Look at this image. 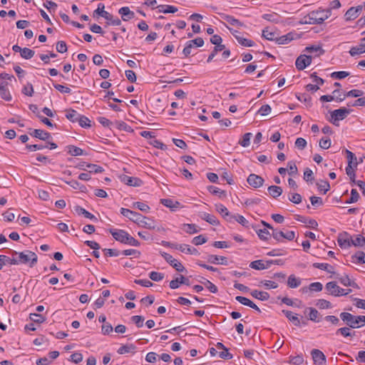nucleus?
I'll list each match as a JSON object with an SVG mask.
<instances>
[{"instance_id": "nucleus-1", "label": "nucleus", "mask_w": 365, "mask_h": 365, "mask_svg": "<svg viewBox=\"0 0 365 365\" xmlns=\"http://www.w3.org/2000/svg\"><path fill=\"white\" fill-rule=\"evenodd\" d=\"M109 232L115 240L120 242L121 243L135 247L140 245V242L137 240L130 236L127 232H125L123 230L110 229Z\"/></svg>"}, {"instance_id": "nucleus-2", "label": "nucleus", "mask_w": 365, "mask_h": 365, "mask_svg": "<svg viewBox=\"0 0 365 365\" xmlns=\"http://www.w3.org/2000/svg\"><path fill=\"white\" fill-rule=\"evenodd\" d=\"M14 254L19 255L20 263L26 264L30 262V267H33L38 260L37 255L35 252L30 250H26L22 252H17L15 251L14 252Z\"/></svg>"}, {"instance_id": "nucleus-3", "label": "nucleus", "mask_w": 365, "mask_h": 365, "mask_svg": "<svg viewBox=\"0 0 365 365\" xmlns=\"http://www.w3.org/2000/svg\"><path fill=\"white\" fill-rule=\"evenodd\" d=\"M160 255L170 266L175 269L176 271L181 272L185 270L184 266L176 259L173 258L170 254L161 252Z\"/></svg>"}, {"instance_id": "nucleus-4", "label": "nucleus", "mask_w": 365, "mask_h": 365, "mask_svg": "<svg viewBox=\"0 0 365 365\" xmlns=\"http://www.w3.org/2000/svg\"><path fill=\"white\" fill-rule=\"evenodd\" d=\"M349 113L350 110L344 107L339 109L334 110L331 113V120H330V121L333 124L336 125V121L344 120Z\"/></svg>"}, {"instance_id": "nucleus-5", "label": "nucleus", "mask_w": 365, "mask_h": 365, "mask_svg": "<svg viewBox=\"0 0 365 365\" xmlns=\"http://www.w3.org/2000/svg\"><path fill=\"white\" fill-rule=\"evenodd\" d=\"M272 235L273 238L278 242H281L283 238L292 241L295 237V232L292 230L284 232L283 231L273 230Z\"/></svg>"}, {"instance_id": "nucleus-6", "label": "nucleus", "mask_w": 365, "mask_h": 365, "mask_svg": "<svg viewBox=\"0 0 365 365\" xmlns=\"http://www.w3.org/2000/svg\"><path fill=\"white\" fill-rule=\"evenodd\" d=\"M280 260H267L264 263L262 260H255L250 263V267L257 270L268 269L272 264H279Z\"/></svg>"}, {"instance_id": "nucleus-7", "label": "nucleus", "mask_w": 365, "mask_h": 365, "mask_svg": "<svg viewBox=\"0 0 365 365\" xmlns=\"http://www.w3.org/2000/svg\"><path fill=\"white\" fill-rule=\"evenodd\" d=\"M312 63V56L307 55H300L296 60L295 65L299 71L304 70Z\"/></svg>"}, {"instance_id": "nucleus-8", "label": "nucleus", "mask_w": 365, "mask_h": 365, "mask_svg": "<svg viewBox=\"0 0 365 365\" xmlns=\"http://www.w3.org/2000/svg\"><path fill=\"white\" fill-rule=\"evenodd\" d=\"M362 8V6L349 8L344 14L345 20L349 21L356 19L359 16Z\"/></svg>"}, {"instance_id": "nucleus-9", "label": "nucleus", "mask_w": 365, "mask_h": 365, "mask_svg": "<svg viewBox=\"0 0 365 365\" xmlns=\"http://www.w3.org/2000/svg\"><path fill=\"white\" fill-rule=\"evenodd\" d=\"M351 237L346 232H344L339 234L337 242L341 248H348L351 247Z\"/></svg>"}, {"instance_id": "nucleus-10", "label": "nucleus", "mask_w": 365, "mask_h": 365, "mask_svg": "<svg viewBox=\"0 0 365 365\" xmlns=\"http://www.w3.org/2000/svg\"><path fill=\"white\" fill-rule=\"evenodd\" d=\"M247 181L250 186L255 188L262 187L264 182V179L261 176L256 174H250L248 176Z\"/></svg>"}, {"instance_id": "nucleus-11", "label": "nucleus", "mask_w": 365, "mask_h": 365, "mask_svg": "<svg viewBox=\"0 0 365 365\" xmlns=\"http://www.w3.org/2000/svg\"><path fill=\"white\" fill-rule=\"evenodd\" d=\"M315 12V20L317 21V24H322L326 19L331 16L330 9H319Z\"/></svg>"}, {"instance_id": "nucleus-12", "label": "nucleus", "mask_w": 365, "mask_h": 365, "mask_svg": "<svg viewBox=\"0 0 365 365\" xmlns=\"http://www.w3.org/2000/svg\"><path fill=\"white\" fill-rule=\"evenodd\" d=\"M340 317L343 322H346V325L350 328H359L361 326H356L355 316L349 312H341Z\"/></svg>"}, {"instance_id": "nucleus-13", "label": "nucleus", "mask_w": 365, "mask_h": 365, "mask_svg": "<svg viewBox=\"0 0 365 365\" xmlns=\"http://www.w3.org/2000/svg\"><path fill=\"white\" fill-rule=\"evenodd\" d=\"M120 213L123 216L128 217V219H130V220H132L133 222H136V223H138L139 221V219L141 218V214L134 212V211L130 210L127 208L122 207L120 209Z\"/></svg>"}, {"instance_id": "nucleus-14", "label": "nucleus", "mask_w": 365, "mask_h": 365, "mask_svg": "<svg viewBox=\"0 0 365 365\" xmlns=\"http://www.w3.org/2000/svg\"><path fill=\"white\" fill-rule=\"evenodd\" d=\"M312 359L317 365H325L326 357L325 355L319 349H313L312 351Z\"/></svg>"}, {"instance_id": "nucleus-15", "label": "nucleus", "mask_w": 365, "mask_h": 365, "mask_svg": "<svg viewBox=\"0 0 365 365\" xmlns=\"http://www.w3.org/2000/svg\"><path fill=\"white\" fill-rule=\"evenodd\" d=\"M120 178L122 182L130 186L139 187L143 183L142 180L138 178L123 175Z\"/></svg>"}, {"instance_id": "nucleus-16", "label": "nucleus", "mask_w": 365, "mask_h": 365, "mask_svg": "<svg viewBox=\"0 0 365 365\" xmlns=\"http://www.w3.org/2000/svg\"><path fill=\"white\" fill-rule=\"evenodd\" d=\"M215 209L227 222H232V215L230 213L225 206L222 204H216Z\"/></svg>"}, {"instance_id": "nucleus-17", "label": "nucleus", "mask_w": 365, "mask_h": 365, "mask_svg": "<svg viewBox=\"0 0 365 365\" xmlns=\"http://www.w3.org/2000/svg\"><path fill=\"white\" fill-rule=\"evenodd\" d=\"M138 224L150 230H154L155 228L154 221L147 217L143 216L142 215L141 218L139 219Z\"/></svg>"}, {"instance_id": "nucleus-18", "label": "nucleus", "mask_w": 365, "mask_h": 365, "mask_svg": "<svg viewBox=\"0 0 365 365\" xmlns=\"http://www.w3.org/2000/svg\"><path fill=\"white\" fill-rule=\"evenodd\" d=\"M325 289L329 294L334 297H339V287L336 284V282H329L327 283Z\"/></svg>"}, {"instance_id": "nucleus-19", "label": "nucleus", "mask_w": 365, "mask_h": 365, "mask_svg": "<svg viewBox=\"0 0 365 365\" xmlns=\"http://www.w3.org/2000/svg\"><path fill=\"white\" fill-rule=\"evenodd\" d=\"M207 261L212 264H220L223 265H227L228 263L227 257L214 255H209Z\"/></svg>"}, {"instance_id": "nucleus-20", "label": "nucleus", "mask_w": 365, "mask_h": 365, "mask_svg": "<svg viewBox=\"0 0 365 365\" xmlns=\"http://www.w3.org/2000/svg\"><path fill=\"white\" fill-rule=\"evenodd\" d=\"M35 138L42 140H46L51 138V134L41 129H34L32 133H30Z\"/></svg>"}, {"instance_id": "nucleus-21", "label": "nucleus", "mask_w": 365, "mask_h": 365, "mask_svg": "<svg viewBox=\"0 0 365 365\" xmlns=\"http://www.w3.org/2000/svg\"><path fill=\"white\" fill-rule=\"evenodd\" d=\"M160 203L167 207L170 208L172 211H175L177 208L180 207V203L178 201H173L171 199H161Z\"/></svg>"}, {"instance_id": "nucleus-22", "label": "nucleus", "mask_w": 365, "mask_h": 365, "mask_svg": "<svg viewBox=\"0 0 365 365\" xmlns=\"http://www.w3.org/2000/svg\"><path fill=\"white\" fill-rule=\"evenodd\" d=\"M200 217L202 220H204L206 222H207L208 223H210V225H220L219 220L213 215H210V214L207 213V212H202V213L200 214Z\"/></svg>"}, {"instance_id": "nucleus-23", "label": "nucleus", "mask_w": 365, "mask_h": 365, "mask_svg": "<svg viewBox=\"0 0 365 365\" xmlns=\"http://www.w3.org/2000/svg\"><path fill=\"white\" fill-rule=\"evenodd\" d=\"M6 86L7 83L6 82L0 83V96L4 100L9 101L11 100V96L6 88Z\"/></svg>"}, {"instance_id": "nucleus-24", "label": "nucleus", "mask_w": 365, "mask_h": 365, "mask_svg": "<svg viewBox=\"0 0 365 365\" xmlns=\"http://www.w3.org/2000/svg\"><path fill=\"white\" fill-rule=\"evenodd\" d=\"M123 21H128L134 17V13L127 6L122 7L118 11Z\"/></svg>"}, {"instance_id": "nucleus-25", "label": "nucleus", "mask_w": 365, "mask_h": 365, "mask_svg": "<svg viewBox=\"0 0 365 365\" xmlns=\"http://www.w3.org/2000/svg\"><path fill=\"white\" fill-rule=\"evenodd\" d=\"M351 245L359 247H365V237L361 235H355L354 237H351Z\"/></svg>"}, {"instance_id": "nucleus-26", "label": "nucleus", "mask_w": 365, "mask_h": 365, "mask_svg": "<svg viewBox=\"0 0 365 365\" xmlns=\"http://www.w3.org/2000/svg\"><path fill=\"white\" fill-rule=\"evenodd\" d=\"M351 262L355 264H363L365 263V253L362 251L356 252L351 256Z\"/></svg>"}, {"instance_id": "nucleus-27", "label": "nucleus", "mask_w": 365, "mask_h": 365, "mask_svg": "<svg viewBox=\"0 0 365 365\" xmlns=\"http://www.w3.org/2000/svg\"><path fill=\"white\" fill-rule=\"evenodd\" d=\"M221 16L225 21H227L232 26H236L239 28L245 26L242 22L240 21L238 19L234 18L232 16L226 14H221Z\"/></svg>"}, {"instance_id": "nucleus-28", "label": "nucleus", "mask_w": 365, "mask_h": 365, "mask_svg": "<svg viewBox=\"0 0 365 365\" xmlns=\"http://www.w3.org/2000/svg\"><path fill=\"white\" fill-rule=\"evenodd\" d=\"M282 312L287 317V318L292 322L295 326L300 325V320L299 319L297 314L294 315L293 312L289 310H282Z\"/></svg>"}, {"instance_id": "nucleus-29", "label": "nucleus", "mask_w": 365, "mask_h": 365, "mask_svg": "<svg viewBox=\"0 0 365 365\" xmlns=\"http://www.w3.org/2000/svg\"><path fill=\"white\" fill-rule=\"evenodd\" d=\"M250 294L253 297L262 301H267L269 298V294L267 292L257 289L252 291Z\"/></svg>"}, {"instance_id": "nucleus-30", "label": "nucleus", "mask_w": 365, "mask_h": 365, "mask_svg": "<svg viewBox=\"0 0 365 365\" xmlns=\"http://www.w3.org/2000/svg\"><path fill=\"white\" fill-rule=\"evenodd\" d=\"M268 192L272 197L277 198L282 195V189L277 185H271L268 187Z\"/></svg>"}, {"instance_id": "nucleus-31", "label": "nucleus", "mask_w": 365, "mask_h": 365, "mask_svg": "<svg viewBox=\"0 0 365 365\" xmlns=\"http://www.w3.org/2000/svg\"><path fill=\"white\" fill-rule=\"evenodd\" d=\"M75 211L78 215H83L86 218L97 220V218L93 214H91V212H89L88 211L86 210L84 208L80 206H76L75 207Z\"/></svg>"}, {"instance_id": "nucleus-32", "label": "nucleus", "mask_w": 365, "mask_h": 365, "mask_svg": "<svg viewBox=\"0 0 365 365\" xmlns=\"http://www.w3.org/2000/svg\"><path fill=\"white\" fill-rule=\"evenodd\" d=\"M66 117L68 120H69L70 121H71L73 123L78 121L80 115L77 113L76 110H75L73 109H68V110H66Z\"/></svg>"}, {"instance_id": "nucleus-33", "label": "nucleus", "mask_w": 365, "mask_h": 365, "mask_svg": "<svg viewBox=\"0 0 365 365\" xmlns=\"http://www.w3.org/2000/svg\"><path fill=\"white\" fill-rule=\"evenodd\" d=\"M314 15V11L309 12L307 16H305L303 18L302 21L301 23L305 24H317V19L315 20Z\"/></svg>"}, {"instance_id": "nucleus-34", "label": "nucleus", "mask_w": 365, "mask_h": 365, "mask_svg": "<svg viewBox=\"0 0 365 365\" xmlns=\"http://www.w3.org/2000/svg\"><path fill=\"white\" fill-rule=\"evenodd\" d=\"M345 152L346 153V158L348 159V165L347 166H350V168L354 167V168H356L358 163L354 162V160H356V158L355 155L352 152L349 151V150H346Z\"/></svg>"}, {"instance_id": "nucleus-35", "label": "nucleus", "mask_w": 365, "mask_h": 365, "mask_svg": "<svg viewBox=\"0 0 365 365\" xmlns=\"http://www.w3.org/2000/svg\"><path fill=\"white\" fill-rule=\"evenodd\" d=\"M179 250L181 251L182 252L190 255H199V252L197 249H195V247H191L187 245H180V246H179Z\"/></svg>"}, {"instance_id": "nucleus-36", "label": "nucleus", "mask_w": 365, "mask_h": 365, "mask_svg": "<svg viewBox=\"0 0 365 365\" xmlns=\"http://www.w3.org/2000/svg\"><path fill=\"white\" fill-rule=\"evenodd\" d=\"M313 267L315 268L320 269L322 270L327 271L329 273H334V268L331 265L327 263H314Z\"/></svg>"}, {"instance_id": "nucleus-37", "label": "nucleus", "mask_w": 365, "mask_h": 365, "mask_svg": "<svg viewBox=\"0 0 365 365\" xmlns=\"http://www.w3.org/2000/svg\"><path fill=\"white\" fill-rule=\"evenodd\" d=\"M67 148L68 153L72 156H78L84 154V151L81 148L75 145H68Z\"/></svg>"}, {"instance_id": "nucleus-38", "label": "nucleus", "mask_w": 365, "mask_h": 365, "mask_svg": "<svg viewBox=\"0 0 365 365\" xmlns=\"http://www.w3.org/2000/svg\"><path fill=\"white\" fill-rule=\"evenodd\" d=\"M106 14L108 16H104L103 18L108 21L107 24L113 26H120L121 24V21L118 18L115 19L113 16L108 12H107Z\"/></svg>"}, {"instance_id": "nucleus-39", "label": "nucleus", "mask_w": 365, "mask_h": 365, "mask_svg": "<svg viewBox=\"0 0 365 365\" xmlns=\"http://www.w3.org/2000/svg\"><path fill=\"white\" fill-rule=\"evenodd\" d=\"M301 284L299 279L297 278L294 275L292 274L289 277L287 284L290 288H297Z\"/></svg>"}, {"instance_id": "nucleus-40", "label": "nucleus", "mask_w": 365, "mask_h": 365, "mask_svg": "<svg viewBox=\"0 0 365 365\" xmlns=\"http://www.w3.org/2000/svg\"><path fill=\"white\" fill-rule=\"evenodd\" d=\"M293 39V35L292 33H289L284 36H280L276 38V42L278 44H287Z\"/></svg>"}, {"instance_id": "nucleus-41", "label": "nucleus", "mask_w": 365, "mask_h": 365, "mask_svg": "<svg viewBox=\"0 0 365 365\" xmlns=\"http://www.w3.org/2000/svg\"><path fill=\"white\" fill-rule=\"evenodd\" d=\"M365 53V46L359 43L358 46L352 47L349 53L351 56H356L358 54L364 53Z\"/></svg>"}, {"instance_id": "nucleus-42", "label": "nucleus", "mask_w": 365, "mask_h": 365, "mask_svg": "<svg viewBox=\"0 0 365 365\" xmlns=\"http://www.w3.org/2000/svg\"><path fill=\"white\" fill-rule=\"evenodd\" d=\"M88 169L89 173H100L104 171V169L96 164L87 163L86 170Z\"/></svg>"}, {"instance_id": "nucleus-43", "label": "nucleus", "mask_w": 365, "mask_h": 365, "mask_svg": "<svg viewBox=\"0 0 365 365\" xmlns=\"http://www.w3.org/2000/svg\"><path fill=\"white\" fill-rule=\"evenodd\" d=\"M305 50L309 53H317V56H319L324 53V50L319 46H308L305 48Z\"/></svg>"}, {"instance_id": "nucleus-44", "label": "nucleus", "mask_w": 365, "mask_h": 365, "mask_svg": "<svg viewBox=\"0 0 365 365\" xmlns=\"http://www.w3.org/2000/svg\"><path fill=\"white\" fill-rule=\"evenodd\" d=\"M29 318L31 321L35 323L41 324L45 322L46 318L42 314L31 313L29 315Z\"/></svg>"}, {"instance_id": "nucleus-45", "label": "nucleus", "mask_w": 365, "mask_h": 365, "mask_svg": "<svg viewBox=\"0 0 365 365\" xmlns=\"http://www.w3.org/2000/svg\"><path fill=\"white\" fill-rule=\"evenodd\" d=\"M77 122H78L79 125L82 128H90L91 126V120L87 117H86L84 115H80Z\"/></svg>"}, {"instance_id": "nucleus-46", "label": "nucleus", "mask_w": 365, "mask_h": 365, "mask_svg": "<svg viewBox=\"0 0 365 365\" xmlns=\"http://www.w3.org/2000/svg\"><path fill=\"white\" fill-rule=\"evenodd\" d=\"M237 40L240 44L246 47H251L254 46V42L252 40L245 38L242 36H237Z\"/></svg>"}, {"instance_id": "nucleus-47", "label": "nucleus", "mask_w": 365, "mask_h": 365, "mask_svg": "<svg viewBox=\"0 0 365 365\" xmlns=\"http://www.w3.org/2000/svg\"><path fill=\"white\" fill-rule=\"evenodd\" d=\"M336 334H341L342 336H354L355 335V332H351L350 327H342L336 331Z\"/></svg>"}, {"instance_id": "nucleus-48", "label": "nucleus", "mask_w": 365, "mask_h": 365, "mask_svg": "<svg viewBox=\"0 0 365 365\" xmlns=\"http://www.w3.org/2000/svg\"><path fill=\"white\" fill-rule=\"evenodd\" d=\"M135 349V346L133 344L123 345L118 349V353L119 354H124L130 352L132 350H134Z\"/></svg>"}, {"instance_id": "nucleus-49", "label": "nucleus", "mask_w": 365, "mask_h": 365, "mask_svg": "<svg viewBox=\"0 0 365 365\" xmlns=\"http://www.w3.org/2000/svg\"><path fill=\"white\" fill-rule=\"evenodd\" d=\"M356 168H354V167H351L350 168V166H347L346 168V175L349 177L351 181V183L352 185L353 184H356V180H355V170Z\"/></svg>"}, {"instance_id": "nucleus-50", "label": "nucleus", "mask_w": 365, "mask_h": 365, "mask_svg": "<svg viewBox=\"0 0 365 365\" xmlns=\"http://www.w3.org/2000/svg\"><path fill=\"white\" fill-rule=\"evenodd\" d=\"M34 53L35 52L33 50L29 48H24L20 54L23 58L30 59L34 56Z\"/></svg>"}, {"instance_id": "nucleus-51", "label": "nucleus", "mask_w": 365, "mask_h": 365, "mask_svg": "<svg viewBox=\"0 0 365 365\" xmlns=\"http://www.w3.org/2000/svg\"><path fill=\"white\" fill-rule=\"evenodd\" d=\"M252 137V133H245L243 136H242V140H240L239 141V143L242 146V147H247L250 143V138Z\"/></svg>"}, {"instance_id": "nucleus-52", "label": "nucleus", "mask_w": 365, "mask_h": 365, "mask_svg": "<svg viewBox=\"0 0 365 365\" xmlns=\"http://www.w3.org/2000/svg\"><path fill=\"white\" fill-rule=\"evenodd\" d=\"M225 46H215V47H214L213 51H212L211 52V53L209 55V56H208V58H207V61L208 63L211 62V61H212V59L214 58V57L216 56V54H217L218 52H220V51H221L224 50V49H225Z\"/></svg>"}, {"instance_id": "nucleus-53", "label": "nucleus", "mask_w": 365, "mask_h": 365, "mask_svg": "<svg viewBox=\"0 0 365 365\" xmlns=\"http://www.w3.org/2000/svg\"><path fill=\"white\" fill-rule=\"evenodd\" d=\"M144 317L139 315H135L131 317L132 322L136 325L138 328L143 326Z\"/></svg>"}, {"instance_id": "nucleus-54", "label": "nucleus", "mask_w": 365, "mask_h": 365, "mask_svg": "<svg viewBox=\"0 0 365 365\" xmlns=\"http://www.w3.org/2000/svg\"><path fill=\"white\" fill-rule=\"evenodd\" d=\"M104 9H105L104 4H99L98 6V8L93 12V16H95L96 15H98V16H101L102 17H104V16H108V15L106 14V13L108 11H105Z\"/></svg>"}, {"instance_id": "nucleus-55", "label": "nucleus", "mask_w": 365, "mask_h": 365, "mask_svg": "<svg viewBox=\"0 0 365 365\" xmlns=\"http://www.w3.org/2000/svg\"><path fill=\"white\" fill-rule=\"evenodd\" d=\"M317 186L320 191H323L326 194L330 189L329 183L327 181H322L320 183L317 182Z\"/></svg>"}, {"instance_id": "nucleus-56", "label": "nucleus", "mask_w": 365, "mask_h": 365, "mask_svg": "<svg viewBox=\"0 0 365 365\" xmlns=\"http://www.w3.org/2000/svg\"><path fill=\"white\" fill-rule=\"evenodd\" d=\"M233 220L237 221V222H239L240 224H241L244 227H247L248 226V223H249L248 221L242 215H232V221Z\"/></svg>"}, {"instance_id": "nucleus-57", "label": "nucleus", "mask_w": 365, "mask_h": 365, "mask_svg": "<svg viewBox=\"0 0 365 365\" xmlns=\"http://www.w3.org/2000/svg\"><path fill=\"white\" fill-rule=\"evenodd\" d=\"M259 237L262 240H266L271 236L270 232L266 229H259L257 231Z\"/></svg>"}, {"instance_id": "nucleus-58", "label": "nucleus", "mask_w": 365, "mask_h": 365, "mask_svg": "<svg viewBox=\"0 0 365 365\" xmlns=\"http://www.w3.org/2000/svg\"><path fill=\"white\" fill-rule=\"evenodd\" d=\"M183 227L184 230L189 234H195L198 232L196 225L194 224H184Z\"/></svg>"}, {"instance_id": "nucleus-59", "label": "nucleus", "mask_w": 365, "mask_h": 365, "mask_svg": "<svg viewBox=\"0 0 365 365\" xmlns=\"http://www.w3.org/2000/svg\"><path fill=\"white\" fill-rule=\"evenodd\" d=\"M316 305L319 308V309H329V308H331V303L326 300V299H320L317 301Z\"/></svg>"}, {"instance_id": "nucleus-60", "label": "nucleus", "mask_w": 365, "mask_h": 365, "mask_svg": "<svg viewBox=\"0 0 365 365\" xmlns=\"http://www.w3.org/2000/svg\"><path fill=\"white\" fill-rule=\"evenodd\" d=\"M133 207H136V208L139 209L140 210L145 212H148L150 210V207L148 205H146L143 202H134Z\"/></svg>"}, {"instance_id": "nucleus-61", "label": "nucleus", "mask_w": 365, "mask_h": 365, "mask_svg": "<svg viewBox=\"0 0 365 365\" xmlns=\"http://www.w3.org/2000/svg\"><path fill=\"white\" fill-rule=\"evenodd\" d=\"M359 194L356 189H352L351 191V197L346 202V203H354L358 201Z\"/></svg>"}, {"instance_id": "nucleus-62", "label": "nucleus", "mask_w": 365, "mask_h": 365, "mask_svg": "<svg viewBox=\"0 0 365 365\" xmlns=\"http://www.w3.org/2000/svg\"><path fill=\"white\" fill-rule=\"evenodd\" d=\"M149 277L155 282H159L164 278V274L163 273L157 272H151L149 274Z\"/></svg>"}, {"instance_id": "nucleus-63", "label": "nucleus", "mask_w": 365, "mask_h": 365, "mask_svg": "<svg viewBox=\"0 0 365 365\" xmlns=\"http://www.w3.org/2000/svg\"><path fill=\"white\" fill-rule=\"evenodd\" d=\"M22 93L28 96H32L34 93V88L31 83H28L22 89Z\"/></svg>"}, {"instance_id": "nucleus-64", "label": "nucleus", "mask_w": 365, "mask_h": 365, "mask_svg": "<svg viewBox=\"0 0 365 365\" xmlns=\"http://www.w3.org/2000/svg\"><path fill=\"white\" fill-rule=\"evenodd\" d=\"M113 330L112 325L110 323H105L101 327V331L103 334H110Z\"/></svg>"}]
</instances>
